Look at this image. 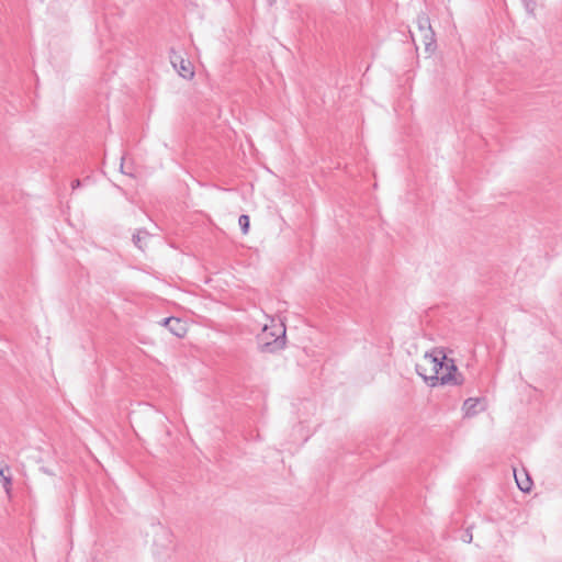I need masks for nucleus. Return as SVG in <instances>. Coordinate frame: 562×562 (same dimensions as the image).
Here are the masks:
<instances>
[{
  "label": "nucleus",
  "mask_w": 562,
  "mask_h": 562,
  "mask_svg": "<svg viewBox=\"0 0 562 562\" xmlns=\"http://www.w3.org/2000/svg\"><path fill=\"white\" fill-rule=\"evenodd\" d=\"M446 363L447 356L443 350L435 348L425 353L422 363L416 364V372L427 384L436 386L439 384V376L441 375Z\"/></svg>",
  "instance_id": "1"
},
{
  "label": "nucleus",
  "mask_w": 562,
  "mask_h": 562,
  "mask_svg": "<svg viewBox=\"0 0 562 562\" xmlns=\"http://www.w3.org/2000/svg\"><path fill=\"white\" fill-rule=\"evenodd\" d=\"M418 37L425 46L428 54H432L436 49L435 32L431 27L430 20L426 14H419L416 20Z\"/></svg>",
  "instance_id": "2"
},
{
  "label": "nucleus",
  "mask_w": 562,
  "mask_h": 562,
  "mask_svg": "<svg viewBox=\"0 0 562 562\" xmlns=\"http://www.w3.org/2000/svg\"><path fill=\"white\" fill-rule=\"evenodd\" d=\"M284 337H285V329H279V334L270 331L268 326L265 325L262 329V334L260 336L261 340H265L260 349L265 352H273L279 349H282L284 346Z\"/></svg>",
  "instance_id": "3"
},
{
  "label": "nucleus",
  "mask_w": 562,
  "mask_h": 562,
  "mask_svg": "<svg viewBox=\"0 0 562 562\" xmlns=\"http://www.w3.org/2000/svg\"><path fill=\"white\" fill-rule=\"evenodd\" d=\"M445 369H447V372H442L441 375L439 376V384L460 385L463 383V376L460 373H458V368L454 364L453 359L447 357V363L445 364Z\"/></svg>",
  "instance_id": "4"
},
{
  "label": "nucleus",
  "mask_w": 562,
  "mask_h": 562,
  "mask_svg": "<svg viewBox=\"0 0 562 562\" xmlns=\"http://www.w3.org/2000/svg\"><path fill=\"white\" fill-rule=\"evenodd\" d=\"M171 63L176 69H178V72L183 78H192L194 72L192 70L191 64L189 61H186L183 58H181L179 55L175 54L172 52V55L170 56Z\"/></svg>",
  "instance_id": "5"
},
{
  "label": "nucleus",
  "mask_w": 562,
  "mask_h": 562,
  "mask_svg": "<svg viewBox=\"0 0 562 562\" xmlns=\"http://www.w3.org/2000/svg\"><path fill=\"white\" fill-rule=\"evenodd\" d=\"M162 325L177 337H183L187 333L186 325L177 317H167L162 319Z\"/></svg>",
  "instance_id": "6"
},
{
  "label": "nucleus",
  "mask_w": 562,
  "mask_h": 562,
  "mask_svg": "<svg viewBox=\"0 0 562 562\" xmlns=\"http://www.w3.org/2000/svg\"><path fill=\"white\" fill-rule=\"evenodd\" d=\"M155 542H156V544L160 546L164 549H173L175 548L173 532L168 528H160L159 532L156 535Z\"/></svg>",
  "instance_id": "7"
},
{
  "label": "nucleus",
  "mask_w": 562,
  "mask_h": 562,
  "mask_svg": "<svg viewBox=\"0 0 562 562\" xmlns=\"http://www.w3.org/2000/svg\"><path fill=\"white\" fill-rule=\"evenodd\" d=\"M150 237H151V235L147 231L138 229L133 235V243L140 250H145V248L147 247V244H148V240L150 239Z\"/></svg>",
  "instance_id": "8"
},
{
  "label": "nucleus",
  "mask_w": 562,
  "mask_h": 562,
  "mask_svg": "<svg viewBox=\"0 0 562 562\" xmlns=\"http://www.w3.org/2000/svg\"><path fill=\"white\" fill-rule=\"evenodd\" d=\"M481 402L479 398H468L464 403H463V409H464V413H465V416H474L479 413V406H480Z\"/></svg>",
  "instance_id": "9"
},
{
  "label": "nucleus",
  "mask_w": 562,
  "mask_h": 562,
  "mask_svg": "<svg viewBox=\"0 0 562 562\" xmlns=\"http://www.w3.org/2000/svg\"><path fill=\"white\" fill-rule=\"evenodd\" d=\"M514 474H515V480H516V483H517L519 490L522 492H529L532 486V481L529 477V475L527 473H525L524 477H522V476H519L516 473V471L514 472Z\"/></svg>",
  "instance_id": "10"
},
{
  "label": "nucleus",
  "mask_w": 562,
  "mask_h": 562,
  "mask_svg": "<svg viewBox=\"0 0 562 562\" xmlns=\"http://www.w3.org/2000/svg\"><path fill=\"white\" fill-rule=\"evenodd\" d=\"M238 224L240 226L243 234H247L249 231V224H250L249 216L245 215V214L240 215L238 218Z\"/></svg>",
  "instance_id": "11"
},
{
  "label": "nucleus",
  "mask_w": 562,
  "mask_h": 562,
  "mask_svg": "<svg viewBox=\"0 0 562 562\" xmlns=\"http://www.w3.org/2000/svg\"><path fill=\"white\" fill-rule=\"evenodd\" d=\"M1 481H2V486H3L4 491H5V493H7L8 495H10V493H11V487H12V477H11V475H5V476H3V477L1 479Z\"/></svg>",
  "instance_id": "12"
},
{
  "label": "nucleus",
  "mask_w": 562,
  "mask_h": 562,
  "mask_svg": "<svg viewBox=\"0 0 562 562\" xmlns=\"http://www.w3.org/2000/svg\"><path fill=\"white\" fill-rule=\"evenodd\" d=\"M463 541H465V542H471L472 541V533H471V531L469 529H467V531L464 533Z\"/></svg>",
  "instance_id": "13"
},
{
  "label": "nucleus",
  "mask_w": 562,
  "mask_h": 562,
  "mask_svg": "<svg viewBox=\"0 0 562 562\" xmlns=\"http://www.w3.org/2000/svg\"><path fill=\"white\" fill-rule=\"evenodd\" d=\"M526 4V8L529 12H532L533 11V4L530 3V0H522Z\"/></svg>",
  "instance_id": "14"
},
{
  "label": "nucleus",
  "mask_w": 562,
  "mask_h": 562,
  "mask_svg": "<svg viewBox=\"0 0 562 562\" xmlns=\"http://www.w3.org/2000/svg\"><path fill=\"white\" fill-rule=\"evenodd\" d=\"M80 180L76 179L71 182V188L75 190L80 187Z\"/></svg>",
  "instance_id": "15"
},
{
  "label": "nucleus",
  "mask_w": 562,
  "mask_h": 562,
  "mask_svg": "<svg viewBox=\"0 0 562 562\" xmlns=\"http://www.w3.org/2000/svg\"><path fill=\"white\" fill-rule=\"evenodd\" d=\"M4 470H8L9 471V467L7 465L5 468L1 467L0 465V477L2 479L3 476H5L4 474Z\"/></svg>",
  "instance_id": "16"
},
{
  "label": "nucleus",
  "mask_w": 562,
  "mask_h": 562,
  "mask_svg": "<svg viewBox=\"0 0 562 562\" xmlns=\"http://www.w3.org/2000/svg\"><path fill=\"white\" fill-rule=\"evenodd\" d=\"M41 470H42L44 473L48 474V475H52V474H53V473H52L48 469H46V468H41Z\"/></svg>",
  "instance_id": "17"
},
{
  "label": "nucleus",
  "mask_w": 562,
  "mask_h": 562,
  "mask_svg": "<svg viewBox=\"0 0 562 562\" xmlns=\"http://www.w3.org/2000/svg\"><path fill=\"white\" fill-rule=\"evenodd\" d=\"M123 160H124V158H122V162H121V170H122V172H123V173H127V172H126V171H124V169H123V168H124V162H123Z\"/></svg>",
  "instance_id": "18"
},
{
  "label": "nucleus",
  "mask_w": 562,
  "mask_h": 562,
  "mask_svg": "<svg viewBox=\"0 0 562 562\" xmlns=\"http://www.w3.org/2000/svg\"><path fill=\"white\" fill-rule=\"evenodd\" d=\"M411 34H412L413 42H415V34L414 33H411Z\"/></svg>",
  "instance_id": "19"
}]
</instances>
